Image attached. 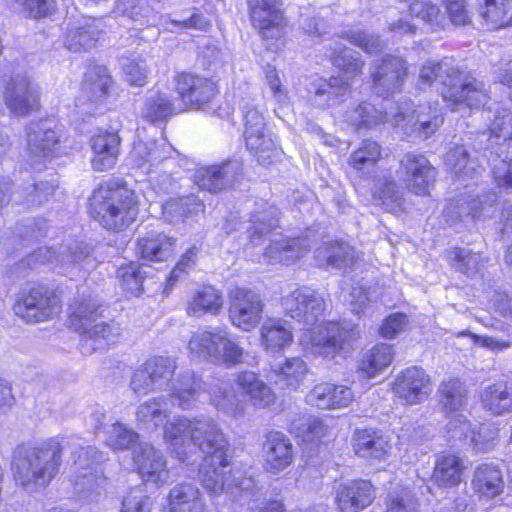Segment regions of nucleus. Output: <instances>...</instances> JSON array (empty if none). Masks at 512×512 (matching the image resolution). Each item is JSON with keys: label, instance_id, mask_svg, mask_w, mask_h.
<instances>
[{"label": "nucleus", "instance_id": "nucleus-44", "mask_svg": "<svg viewBox=\"0 0 512 512\" xmlns=\"http://www.w3.org/2000/svg\"><path fill=\"white\" fill-rule=\"evenodd\" d=\"M173 239L163 233L149 232L137 242L136 252L147 261H164L172 254Z\"/></svg>", "mask_w": 512, "mask_h": 512}, {"label": "nucleus", "instance_id": "nucleus-63", "mask_svg": "<svg viewBox=\"0 0 512 512\" xmlns=\"http://www.w3.org/2000/svg\"><path fill=\"white\" fill-rule=\"evenodd\" d=\"M491 147L512 141V114L507 109L497 110L490 126Z\"/></svg>", "mask_w": 512, "mask_h": 512}, {"label": "nucleus", "instance_id": "nucleus-22", "mask_svg": "<svg viewBox=\"0 0 512 512\" xmlns=\"http://www.w3.org/2000/svg\"><path fill=\"white\" fill-rule=\"evenodd\" d=\"M230 483L233 491V494L230 495L237 498L236 491H238L241 496H246L249 512H284V505L281 501H265L262 487L252 476L232 474Z\"/></svg>", "mask_w": 512, "mask_h": 512}, {"label": "nucleus", "instance_id": "nucleus-39", "mask_svg": "<svg viewBox=\"0 0 512 512\" xmlns=\"http://www.w3.org/2000/svg\"><path fill=\"white\" fill-rule=\"evenodd\" d=\"M44 220H28L18 224L11 235L3 238L2 244L8 253L27 247L46 235Z\"/></svg>", "mask_w": 512, "mask_h": 512}, {"label": "nucleus", "instance_id": "nucleus-48", "mask_svg": "<svg viewBox=\"0 0 512 512\" xmlns=\"http://www.w3.org/2000/svg\"><path fill=\"white\" fill-rule=\"evenodd\" d=\"M169 398L167 396H159L148 399L141 403L136 409V419L144 425H153L159 427L164 425V428L171 421H167L170 410L168 408ZM179 416H176L178 418Z\"/></svg>", "mask_w": 512, "mask_h": 512}, {"label": "nucleus", "instance_id": "nucleus-7", "mask_svg": "<svg viewBox=\"0 0 512 512\" xmlns=\"http://www.w3.org/2000/svg\"><path fill=\"white\" fill-rule=\"evenodd\" d=\"M242 116L243 136L247 149L254 155L259 164L263 166L271 164L277 156L275 140L272 133L267 129L265 118L253 99L243 101Z\"/></svg>", "mask_w": 512, "mask_h": 512}, {"label": "nucleus", "instance_id": "nucleus-12", "mask_svg": "<svg viewBox=\"0 0 512 512\" xmlns=\"http://www.w3.org/2000/svg\"><path fill=\"white\" fill-rule=\"evenodd\" d=\"M263 308L261 296L251 289L236 287L230 293L228 316L242 331L249 332L259 324Z\"/></svg>", "mask_w": 512, "mask_h": 512}, {"label": "nucleus", "instance_id": "nucleus-30", "mask_svg": "<svg viewBox=\"0 0 512 512\" xmlns=\"http://www.w3.org/2000/svg\"><path fill=\"white\" fill-rule=\"evenodd\" d=\"M82 337L81 346L84 353H91L96 350H103L107 346L118 341L121 335V327L114 321L97 322L87 326L80 332Z\"/></svg>", "mask_w": 512, "mask_h": 512}, {"label": "nucleus", "instance_id": "nucleus-47", "mask_svg": "<svg viewBox=\"0 0 512 512\" xmlns=\"http://www.w3.org/2000/svg\"><path fill=\"white\" fill-rule=\"evenodd\" d=\"M163 216L170 223L185 222L204 211V204L197 197L183 196L171 198L162 205Z\"/></svg>", "mask_w": 512, "mask_h": 512}, {"label": "nucleus", "instance_id": "nucleus-10", "mask_svg": "<svg viewBox=\"0 0 512 512\" xmlns=\"http://www.w3.org/2000/svg\"><path fill=\"white\" fill-rule=\"evenodd\" d=\"M393 126L410 129L423 138H428L443 124L442 112L438 104H421L416 109L410 101L395 106Z\"/></svg>", "mask_w": 512, "mask_h": 512}, {"label": "nucleus", "instance_id": "nucleus-56", "mask_svg": "<svg viewBox=\"0 0 512 512\" xmlns=\"http://www.w3.org/2000/svg\"><path fill=\"white\" fill-rule=\"evenodd\" d=\"M177 110L182 111L184 108H177L167 94L155 92L147 97L141 110V115L146 120L156 123L166 120Z\"/></svg>", "mask_w": 512, "mask_h": 512}, {"label": "nucleus", "instance_id": "nucleus-51", "mask_svg": "<svg viewBox=\"0 0 512 512\" xmlns=\"http://www.w3.org/2000/svg\"><path fill=\"white\" fill-rule=\"evenodd\" d=\"M463 470L462 461L458 456L442 455L437 459L432 478L439 486L454 487L461 482Z\"/></svg>", "mask_w": 512, "mask_h": 512}, {"label": "nucleus", "instance_id": "nucleus-61", "mask_svg": "<svg viewBox=\"0 0 512 512\" xmlns=\"http://www.w3.org/2000/svg\"><path fill=\"white\" fill-rule=\"evenodd\" d=\"M144 365L159 389L168 384L177 369L176 359L165 356L152 357Z\"/></svg>", "mask_w": 512, "mask_h": 512}, {"label": "nucleus", "instance_id": "nucleus-6", "mask_svg": "<svg viewBox=\"0 0 512 512\" xmlns=\"http://www.w3.org/2000/svg\"><path fill=\"white\" fill-rule=\"evenodd\" d=\"M188 349L192 355L226 368L243 364L248 355L237 338L225 330L195 333Z\"/></svg>", "mask_w": 512, "mask_h": 512}, {"label": "nucleus", "instance_id": "nucleus-3", "mask_svg": "<svg viewBox=\"0 0 512 512\" xmlns=\"http://www.w3.org/2000/svg\"><path fill=\"white\" fill-rule=\"evenodd\" d=\"M439 79V92L452 111L478 108L485 105L489 96L483 82L465 75L447 60L425 62L419 73V85L430 86Z\"/></svg>", "mask_w": 512, "mask_h": 512}, {"label": "nucleus", "instance_id": "nucleus-37", "mask_svg": "<svg viewBox=\"0 0 512 512\" xmlns=\"http://www.w3.org/2000/svg\"><path fill=\"white\" fill-rule=\"evenodd\" d=\"M395 112L394 107H391L389 111L382 112L371 103L362 102L354 109L346 111L344 117L356 130L372 129L383 122L393 125Z\"/></svg>", "mask_w": 512, "mask_h": 512}, {"label": "nucleus", "instance_id": "nucleus-45", "mask_svg": "<svg viewBox=\"0 0 512 512\" xmlns=\"http://www.w3.org/2000/svg\"><path fill=\"white\" fill-rule=\"evenodd\" d=\"M222 307V293L213 286H202L192 294L186 310L189 316L199 317L206 313L216 315Z\"/></svg>", "mask_w": 512, "mask_h": 512}, {"label": "nucleus", "instance_id": "nucleus-17", "mask_svg": "<svg viewBox=\"0 0 512 512\" xmlns=\"http://www.w3.org/2000/svg\"><path fill=\"white\" fill-rule=\"evenodd\" d=\"M393 390L406 404H418L432 392L431 379L423 368L412 366L396 377Z\"/></svg>", "mask_w": 512, "mask_h": 512}, {"label": "nucleus", "instance_id": "nucleus-53", "mask_svg": "<svg viewBox=\"0 0 512 512\" xmlns=\"http://www.w3.org/2000/svg\"><path fill=\"white\" fill-rule=\"evenodd\" d=\"M100 308L99 301L92 296L81 297L70 306L69 322L77 332L87 329V326L94 323Z\"/></svg>", "mask_w": 512, "mask_h": 512}, {"label": "nucleus", "instance_id": "nucleus-52", "mask_svg": "<svg viewBox=\"0 0 512 512\" xmlns=\"http://www.w3.org/2000/svg\"><path fill=\"white\" fill-rule=\"evenodd\" d=\"M99 23L97 19H86L83 24L71 29L65 40L66 47L74 52L94 47L101 32Z\"/></svg>", "mask_w": 512, "mask_h": 512}, {"label": "nucleus", "instance_id": "nucleus-54", "mask_svg": "<svg viewBox=\"0 0 512 512\" xmlns=\"http://www.w3.org/2000/svg\"><path fill=\"white\" fill-rule=\"evenodd\" d=\"M473 484L480 495L493 498L503 491L502 472L496 466L481 465L475 471Z\"/></svg>", "mask_w": 512, "mask_h": 512}, {"label": "nucleus", "instance_id": "nucleus-18", "mask_svg": "<svg viewBox=\"0 0 512 512\" xmlns=\"http://www.w3.org/2000/svg\"><path fill=\"white\" fill-rule=\"evenodd\" d=\"M241 174L242 164L230 160L221 165L198 168L194 174V182L200 189L217 193L232 186Z\"/></svg>", "mask_w": 512, "mask_h": 512}, {"label": "nucleus", "instance_id": "nucleus-26", "mask_svg": "<svg viewBox=\"0 0 512 512\" xmlns=\"http://www.w3.org/2000/svg\"><path fill=\"white\" fill-rule=\"evenodd\" d=\"M293 457L290 440L281 432H270L264 445L266 470L278 474L292 464Z\"/></svg>", "mask_w": 512, "mask_h": 512}, {"label": "nucleus", "instance_id": "nucleus-23", "mask_svg": "<svg viewBox=\"0 0 512 512\" xmlns=\"http://www.w3.org/2000/svg\"><path fill=\"white\" fill-rule=\"evenodd\" d=\"M353 400L354 394L351 388L332 382L318 383L306 395V402L320 409L345 408Z\"/></svg>", "mask_w": 512, "mask_h": 512}, {"label": "nucleus", "instance_id": "nucleus-49", "mask_svg": "<svg viewBox=\"0 0 512 512\" xmlns=\"http://www.w3.org/2000/svg\"><path fill=\"white\" fill-rule=\"evenodd\" d=\"M381 146L370 139L361 142L360 146L351 153L349 165L360 176L369 178L374 172L376 164L381 158Z\"/></svg>", "mask_w": 512, "mask_h": 512}, {"label": "nucleus", "instance_id": "nucleus-24", "mask_svg": "<svg viewBox=\"0 0 512 512\" xmlns=\"http://www.w3.org/2000/svg\"><path fill=\"white\" fill-rule=\"evenodd\" d=\"M235 385L242 400L248 401L254 407L265 408L275 402L272 389L253 371L238 372Z\"/></svg>", "mask_w": 512, "mask_h": 512}, {"label": "nucleus", "instance_id": "nucleus-42", "mask_svg": "<svg viewBox=\"0 0 512 512\" xmlns=\"http://www.w3.org/2000/svg\"><path fill=\"white\" fill-rule=\"evenodd\" d=\"M211 402L217 410L234 417L242 416L245 410V401L234 387L226 381H218L211 388Z\"/></svg>", "mask_w": 512, "mask_h": 512}, {"label": "nucleus", "instance_id": "nucleus-1", "mask_svg": "<svg viewBox=\"0 0 512 512\" xmlns=\"http://www.w3.org/2000/svg\"><path fill=\"white\" fill-rule=\"evenodd\" d=\"M165 441L171 452L183 463L189 462L187 448H198L204 455L198 470V478L204 489L213 495L233 494L231 470L227 459L228 442L209 417L175 418L165 427Z\"/></svg>", "mask_w": 512, "mask_h": 512}, {"label": "nucleus", "instance_id": "nucleus-60", "mask_svg": "<svg viewBox=\"0 0 512 512\" xmlns=\"http://www.w3.org/2000/svg\"><path fill=\"white\" fill-rule=\"evenodd\" d=\"M330 58L332 63L348 78H354L362 73L364 61L359 55L351 54L343 45L333 48Z\"/></svg>", "mask_w": 512, "mask_h": 512}, {"label": "nucleus", "instance_id": "nucleus-13", "mask_svg": "<svg viewBox=\"0 0 512 512\" xmlns=\"http://www.w3.org/2000/svg\"><path fill=\"white\" fill-rule=\"evenodd\" d=\"M397 175L407 189L424 196L435 181L436 170L426 156L409 152L400 159Z\"/></svg>", "mask_w": 512, "mask_h": 512}, {"label": "nucleus", "instance_id": "nucleus-9", "mask_svg": "<svg viewBox=\"0 0 512 512\" xmlns=\"http://www.w3.org/2000/svg\"><path fill=\"white\" fill-rule=\"evenodd\" d=\"M104 457L94 447L81 448L74 461L75 490L83 499L97 501L101 492L100 485L104 482L100 463Z\"/></svg>", "mask_w": 512, "mask_h": 512}, {"label": "nucleus", "instance_id": "nucleus-8", "mask_svg": "<svg viewBox=\"0 0 512 512\" xmlns=\"http://www.w3.org/2000/svg\"><path fill=\"white\" fill-rule=\"evenodd\" d=\"M13 310L27 323L44 322L60 312V299L44 285H30L20 290Z\"/></svg>", "mask_w": 512, "mask_h": 512}, {"label": "nucleus", "instance_id": "nucleus-15", "mask_svg": "<svg viewBox=\"0 0 512 512\" xmlns=\"http://www.w3.org/2000/svg\"><path fill=\"white\" fill-rule=\"evenodd\" d=\"M406 76V62L400 57L386 55L375 61L371 68L373 91L381 97L393 95L401 90Z\"/></svg>", "mask_w": 512, "mask_h": 512}, {"label": "nucleus", "instance_id": "nucleus-36", "mask_svg": "<svg viewBox=\"0 0 512 512\" xmlns=\"http://www.w3.org/2000/svg\"><path fill=\"white\" fill-rule=\"evenodd\" d=\"M200 490L190 482L176 484L168 494L166 512H203Z\"/></svg>", "mask_w": 512, "mask_h": 512}, {"label": "nucleus", "instance_id": "nucleus-28", "mask_svg": "<svg viewBox=\"0 0 512 512\" xmlns=\"http://www.w3.org/2000/svg\"><path fill=\"white\" fill-rule=\"evenodd\" d=\"M350 92V84L341 77L321 79L312 85L308 101L312 106L325 109L343 101Z\"/></svg>", "mask_w": 512, "mask_h": 512}, {"label": "nucleus", "instance_id": "nucleus-64", "mask_svg": "<svg viewBox=\"0 0 512 512\" xmlns=\"http://www.w3.org/2000/svg\"><path fill=\"white\" fill-rule=\"evenodd\" d=\"M386 512H420V503L411 490L402 488L388 494Z\"/></svg>", "mask_w": 512, "mask_h": 512}, {"label": "nucleus", "instance_id": "nucleus-59", "mask_svg": "<svg viewBox=\"0 0 512 512\" xmlns=\"http://www.w3.org/2000/svg\"><path fill=\"white\" fill-rule=\"evenodd\" d=\"M340 37L346 39L351 44L359 47L368 54H377L384 48V42L378 35L362 30L358 27L342 31Z\"/></svg>", "mask_w": 512, "mask_h": 512}, {"label": "nucleus", "instance_id": "nucleus-19", "mask_svg": "<svg viewBox=\"0 0 512 512\" xmlns=\"http://www.w3.org/2000/svg\"><path fill=\"white\" fill-rule=\"evenodd\" d=\"M5 101L13 114L26 116L38 107L37 86L28 76L15 75L6 87Z\"/></svg>", "mask_w": 512, "mask_h": 512}, {"label": "nucleus", "instance_id": "nucleus-55", "mask_svg": "<svg viewBox=\"0 0 512 512\" xmlns=\"http://www.w3.org/2000/svg\"><path fill=\"white\" fill-rule=\"evenodd\" d=\"M111 77L104 66H92L85 74L82 93L90 101L102 100L108 93Z\"/></svg>", "mask_w": 512, "mask_h": 512}, {"label": "nucleus", "instance_id": "nucleus-40", "mask_svg": "<svg viewBox=\"0 0 512 512\" xmlns=\"http://www.w3.org/2000/svg\"><path fill=\"white\" fill-rule=\"evenodd\" d=\"M446 165L455 178L465 186L469 185V181H474L482 171L481 166L475 160L470 159L464 146H456L447 153Z\"/></svg>", "mask_w": 512, "mask_h": 512}, {"label": "nucleus", "instance_id": "nucleus-62", "mask_svg": "<svg viewBox=\"0 0 512 512\" xmlns=\"http://www.w3.org/2000/svg\"><path fill=\"white\" fill-rule=\"evenodd\" d=\"M374 200L380 201L386 210L396 212L402 206V193L393 179L384 177L378 180Z\"/></svg>", "mask_w": 512, "mask_h": 512}, {"label": "nucleus", "instance_id": "nucleus-2", "mask_svg": "<svg viewBox=\"0 0 512 512\" xmlns=\"http://www.w3.org/2000/svg\"><path fill=\"white\" fill-rule=\"evenodd\" d=\"M282 306L291 318L310 326L307 349L315 356L334 359L344 357L359 337L353 326L324 322L325 300L316 290L301 286L283 297Z\"/></svg>", "mask_w": 512, "mask_h": 512}, {"label": "nucleus", "instance_id": "nucleus-4", "mask_svg": "<svg viewBox=\"0 0 512 512\" xmlns=\"http://www.w3.org/2000/svg\"><path fill=\"white\" fill-rule=\"evenodd\" d=\"M63 447L56 439L38 446H18L13 453L15 482L29 493L46 488L56 477L62 463Z\"/></svg>", "mask_w": 512, "mask_h": 512}, {"label": "nucleus", "instance_id": "nucleus-46", "mask_svg": "<svg viewBox=\"0 0 512 512\" xmlns=\"http://www.w3.org/2000/svg\"><path fill=\"white\" fill-rule=\"evenodd\" d=\"M260 340L266 351L278 352L291 344L293 335L284 321L268 319L260 328Z\"/></svg>", "mask_w": 512, "mask_h": 512}, {"label": "nucleus", "instance_id": "nucleus-33", "mask_svg": "<svg viewBox=\"0 0 512 512\" xmlns=\"http://www.w3.org/2000/svg\"><path fill=\"white\" fill-rule=\"evenodd\" d=\"M56 188L54 181L31 178L14 192V203L27 209L38 208L50 200Z\"/></svg>", "mask_w": 512, "mask_h": 512}, {"label": "nucleus", "instance_id": "nucleus-25", "mask_svg": "<svg viewBox=\"0 0 512 512\" xmlns=\"http://www.w3.org/2000/svg\"><path fill=\"white\" fill-rule=\"evenodd\" d=\"M202 390V379L193 371H184L172 381L171 393L167 397L172 405L182 410H190L196 406Z\"/></svg>", "mask_w": 512, "mask_h": 512}, {"label": "nucleus", "instance_id": "nucleus-31", "mask_svg": "<svg viewBox=\"0 0 512 512\" xmlns=\"http://www.w3.org/2000/svg\"><path fill=\"white\" fill-rule=\"evenodd\" d=\"M170 154L171 147L164 142L158 143L155 140L145 142L139 140L134 143L130 159L136 168L149 174L152 172L153 167L168 159Z\"/></svg>", "mask_w": 512, "mask_h": 512}, {"label": "nucleus", "instance_id": "nucleus-32", "mask_svg": "<svg viewBox=\"0 0 512 512\" xmlns=\"http://www.w3.org/2000/svg\"><path fill=\"white\" fill-rule=\"evenodd\" d=\"M353 449L355 454L363 459L383 461L387 458L391 446L379 432L357 430L353 437Z\"/></svg>", "mask_w": 512, "mask_h": 512}, {"label": "nucleus", "instance_id": "nucleus-27", "mask_svg": "<svg viewBox=\"0 0 512 512\" xmlns=\"http://www.w3.org/2000/svg\"><path fill=\"white\" fill-rule=\"evenodd\" d=\"M278 208L269 203H262L252 213L248 221H239V229H245L252 244H259L279 223Z\"/></svg>", "mask_w": 512, "mask_h": 512}, {"label": "nucleus", "instance_id": "nucleus-21", "mask_svg": "<svg viewBox=\"0 0 512 512\" xmlns=\"http://www.w3.org/2000/svg\"><path fill=\"white\" fill-rule=\"evenodd\" d=\"M252 24L264 38H278L284 22L278 0H247Z\"/></svg>", "mask_w": 512, "mask_h": 512}, {"label": "nucleus", "instance_id": "nucleus-20", "mask_svg": "<svg viewBox=\"0 0 512 512\" xmlns=\"http://www.w3.org/2000/svg\"><path fill=\"white\" fill-rule=\"evenodd\" d=\"M133 461L138 473L146 482L162 485L167 482L169 472L160 450L147 442L139 443L133 450Z\"/></svg>", "mask_w": 512, "mask_h": 512}, {"label": "nucleus", "instance_id": "nucleus-14", "mask_svg": "<svg viewBox=\"0 0 512 512\" xmlns=\"http://www.w3.org/2000/svg\"><path fill=\"white\" fill-rule=\"evenodd\" d=\"M175 90L183 108L205 109L218 93L216 84L202 76L180 73L175 78Z\"/></svg>", "mask_w": 512, "mask_h": 512}, {"label": "nucleus", "instance_id": "nucleus-41", "mask_svg": "<svg viewBox=\"0 0 512 512\" xmlns=\"http://www.w3.org/2000/svg\"><path fill=\"white\" fill-rule=\"evenodd\" d=\"M478 13L487 29L496 30L512 25V0H477Z\"/></svg>", "mask_w": 512, "mask_h": 512}, {"label": "nucleus", "instance_id": "nucleus-16", "mask_svg": "<svg viewBox=\"0 0 512 512\" xmlns=\"http://www.w3.org/2000/svg\"><path fill=\"white\" fill-rule=\"evenodd\" d=\"M334 502L340 512H360L375 499V489L368 480H346L335 485Z\"/></svg>", "mask_w": 512, "mask_h": 512}, {"label": "nucleus", "instance_id": "nucleus-5", "mask_svg": "<svg viewBox=\"0 0 512 512\" xmlns=\"http://www.w3.org/2000/svg\"><path fill=\"white\" fill-rule=\"evenodd\" d=\"M135 192L117 182H105L90 197V214L107 230L121 231L138 215Z\"/></svg>", "mask_w": 512, "mask_h": 512}, {"label": "nucleus", "instance_id": "nucleus-50", "mask_svg": "<svg viewBox=\"0 0 512 512\" xmlns=\"http://www.w3.org/2000/svg\"><path fill=\"white\" fill-rule=\"evenodd\" d=\"M394 358L391 345L377 344L367 351L359 361L358 369L367 378H373L387 368Z\"/></svg>", "mask_w": 512, "mask_h": 512}, {"label": "nucleus", "instance_id": "nucleus-35", "mask_svg": "<svg viewBox=\"0 0 512 512\" xmlns=\"http://www.w3.org/2000/svg\"><path fill=\"white\" fill-rule=\"evenodd\" d=\"M311 248L307 237L283 239L274 242L265 251L264 258L270 264L282 263L289 265L303 257Z\"/></svg>", "mask_w": 512, "mask_h": 512}, {"label": "nucleus", "instance_id": "nucleus-11", "mask_svg": "<svg viewBox=\"0 0 512 512\" xmlns=\"http://www.w3.org/2000/svg\"><path fill=\"white\" fill-rule=\"evenodd\" d=\"M55 122L51 119L32 121L26 128V151L30 165L41 169L51 159L59 136L55 131Z\"/></svg>", "mask_w": 512, "mask_h": 512}, {"label": "nucleus", "instance_id": "nucleus-38", "mask_svg": "<svg viewBox=\"0 0 512 512\" xmlns=\"http://www.w3.org/2000/svg\"><path fill=\"white\" fill-rule=\"evenodd\" d=\"M447 261L452 269L468 278L480 275L487 262L482 253L468 247H453L447 254Z\"/></svg>", "mask_w": 512, "mask_h": 512}, {"label": "nucleus", "instance_id": "nucleus-29", "mask_svg": "<svg viewBox=\"0 0 512 512\" xmlns=\"http://www.w3.org/2000/svg\"><path fill=\"white\" fill-rule=\"evenodd\" d=\"M120 142V137L116 132L105 131L92 137L93 157L91 165L95 171H107L115 166L119 155Z\"/></svg>", "mask_w": 512, "mask_h": 512}, {"label": "nucleus", "instance_id": "nucleus-58", "mask_svg": "<svg viewBox=\"0 0 512 512\" xmlns=\"http://www.w3.org/2000/svg\"><path fill=\"white\" fill-rule=\"evenodd\" d=\"M440 403L446 411L457 412L466 403V389L459 379L443 381L438 388Z\"/></svg>", "mask_w": 512, "mask_h": 512}, {"label": "nucleus", "instance_id": "nucleus-57", "mask_svg": "<svg viewBox=\"0 0 512 512\" xmlns=\"http://www.w3.org/2000/svg\"><path fill=\"white\" fill-rule=\"evenodd\" d=\"M483 408L493 415H502L512 408V396L505 383H495L487 386L482 395Z\"/></svg>", "mask_w": 512, "mask_h": 512}, {"label": "nucleus", "instance_id": "nucleus-43", "mask_svg": "<svg viewBox=\"0 0 512 512\" xmlns=\"http://www.w3.org/2000/svg\"><path fill=\"white\" fill-rule=\"evenodd\" d=\"M272 372L277 385L282 388L297 390L304 382L309 368L302 358L290 357L285 359L282 364L274 366Z\"/></svg>", "mask_w": 512, "mask_h": 512}, {"label": "nucleus", "instance_id": "nucleus-34", "mask_svg": "<svg viewBox=\"0 0 512 512\" xmlns=\"http://www.w3.org/2000/svg\"><path fill=\"white\" fill-rule=\"evenodd\" d=\"M315 257L319 267L346 269L356 259L355 249L342 241L325 242L316 249Z\"/></svg>", "mask_w": 512, "mask_h": 512}]
</instances>
